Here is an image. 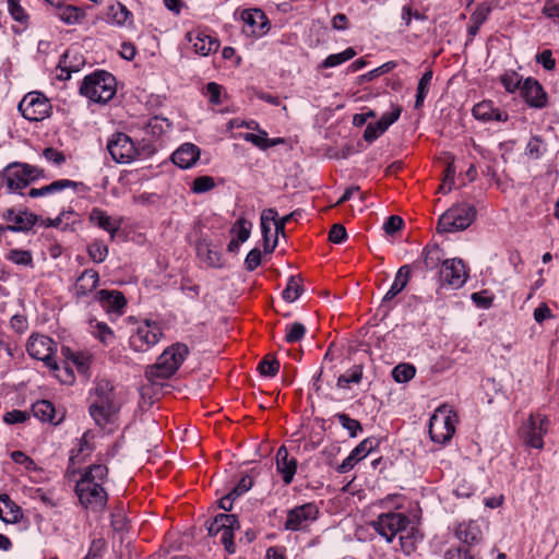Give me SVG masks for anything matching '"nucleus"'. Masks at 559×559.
Instances as JSON below:
<instances>
[{
	"mask_svg": "<svg viewBox=\"0 0 559 559\" xmlns=\"http://www.w3.org/2000/svg\"><path fill=\"white\" fill-rule=\"evenodd\" d=\"M378 447V440L374 438H367L362 440L356 448L352 450V454L357 457V461L362 460Z\"/></svg>",
	"mask_w": 559,
	"mask_h": 559,
	"instance_id": "obj_47",
	"label": "nucleus"
},
{
	"mask_svg": "<svg viewBox=\"0 0 559 559\" xmlns=\"http://www.w3.org/2000/svg\"><path fill=\"white\" fill-rule=\"evenodd\" d=\"M7 259L16 265L32 266L33 258L29 251L12 249L8 252Z\"/></svg>",
	"mask_w": 559,
	"mask_h": 559,
	"instance_id": "obj_45",
	"label": "nucleus"
},
{
	"mask_svg": "<svg viewBox=\"0 0 559 559\" xmlns=\"http://www.w3.org/2000/svg\"><path fill=\"white\" fill-rule=\"evenodd\" d=\"M19 110L25 119L40 121L49 116L51 105L41 93L32 92L26 94L20 102Z\"/></svg>",
	"mask_w": 559,
	"mask_h": 559,
	"instance_id": "obj_11",
	"label": "nucleus"
},
{
	"mask_svg": "<svg viewBox=\"0 0 559 559\" xmlns=\"http://www.w3.org/2000/svg\"><path fill=\"white\" fill-rule=\"evenodd\" d=\"M115 76L104 70L86 75L80 86V94L91 102L106 104L117 92Z\"/></svg>",
	"mask_w": 559,
	"mask_h": 559,
	"instance_id": "obj_3",
	"label": "nucleus"
},
{
	"mask_svg": "<svg viewBox=\"0 0 559 559\" xmlns=\"http://www.w3.org/2000/svg\"><path fill=\"white\" fill-rule=\"evenodd\" d=\"M444 559H477L476 555L469 548L464 546L450 547L445 554Z\"/></svg>",
	"mask_w": 559,
	"mask_h": 559,
	"instance_id": "obj_59",
	"label": "nucleus"
},
{
	"mask_svg": "<svg viewBox=\"0 0 559 559\" xmlns=\"http://www.w3.org/2000/svg\"><path fill=\"white\" fill-rule=\"evenodd\" d=\"M21 518L20 508L9 498L8 495L0 496V520L5 523H15Z\"/></svg>",
	"mask_w": 559,
	"mask_h": 559,
	"instance_id": "obj_32",
	"label": "nucleus"
},
{
	"mask_svg": "<svg viewBox=\"0 0 559 559\" xmlns=\"http://www.w3.org/2000/svg\"><path fill=\"white\" fill-rule=\"evenodd\" d=\"M306 334V328L300 322H294L286 325L285 341L287 343H296L302 340Z\"/></svg>",
	"mask_w": 559,
	"mask_h": 559,
	"instance_id": "obj_54",
	"label": "nucleus"
},
{
	"mask_svg": "<svg viewBox=\"0 0 559 559\" xmlns=\"http://www.w3.org/2000/svg\"><path fill=\"white\" fill-rule=\"evenodd\" d=\"M401 112L402 108L400 106H392V110L383 114L378 123L386 131L400 118Z\"/></svg>",
	"mask_w": 559,
	"mask_h": 559,
	"instance_id": "obj_61",
	"label": "nucleus"
},
{
	"mask_svg": "<svg viewBox=\"0 0 559 559\" xmlns=\"http://www.w3.org/2000/svg\"><path fill=\"white\" fill-rule=\"evenodd\" d=\"M455 535L462 543L473 546L481 540L483 532L477 521H468L457 525Z\"/></svg>",
	"mask_w": 559,
	"mask_h": 559,
	"instance_id": "obj_25",
	"label": "nucleus"
},
{
	"mask_svg": "<svg viewBox=\"0 0 559 559\" xmlns=\"http://www.w3.org/2000/svg\"><path fill=\"white\" fill-rule=\"evenodd\" d=\"M258 370L262 376L274 377L280 370V361L266 357L259 362Z\"/></svg>",
	"mask_w": 559,
	"mask_h": 559,
	"instance_id": "obj_58",
	"label": "nucleus"
},
{
	"mask_svg": "<svg viewBox=\"0 0 559 559\" xmlns=\"http://www.w3.org/2000/svg\"><path fill=\"white\" fill-rule=\"evenodd\" d=\"M215 187L214 178L211 176H200L197 177L193 182L191 190L194 193H205L210 190H212Z\"/></svg>",
	"mask_w": 559,
	"mask_h": 559,
	"instance_id": "obj_55",
	"label": "nucleus"
},
{
	"mask_svg": "<svg viewBox=\"0 0 559 559\" xmlns=\"http://www.w3.org/2000/svg\"><path fill=\"white\" fill-rule=\"evenodd\" d=\"M200 153V148L195 144L183 143L173 153L171 160L176 166L188 169L199 160Z\"/></svg>",
	"mask_w": 559,
	"mask_h": 559,
	"instance_id": "obj_21",
	"label": "nucleus"
},
{
	"mask_svg": "<svg viewBox=\"0 0 559 559\" xmlns=\"http://www.w3.org/2000/svg\"><path fill=\"white\" fill-rule=\"evenodd\" d=\"M99 283V275L95 270L88 269L76 278L73 287L75 297H84L91 294Z\"/></svg>",
	"mask_w": 559,
	"mask_h": 559,
	"instance_id": "obj_26",
	"label": "nucleus"
},
{
	"mask_svg": "<svg viewBox=\"0 0 559 559\" xmlns=\"http://www.w3.org/2000/svg\"><path fill=\"white\" fill-rule=\"evenodd\" d=\"M32 412L36 418L41 421H47L58 425L63 419V414H58L53 404L47 400H40L33 404Z\"/></svg>",
	"mask_w": 559,
	"mask_h": 559,
	"instance_id": "obj_28",
	"label": "nucleus"
},
{
	"mask_svg": "<svg viewBox=\"0 0 559 559\" xmlns=\"http://www.w3.org/2000/svg\"><path fill=\"white\" fill-rule=\"evenodd\" d=\"M107 475V466L95 464L92 465L76 483L75 492L84 508L95 512L104 510L108 496L102 483Z\"/></svg>",
	"mask_w": 559,
	"mask_h": 559,
	"instance_id": "obj_1",
	"label": "nucleus"
},
{
	"mask_svg": "<svg viewBox=\"0 0 559 559\" xmlns=\"http://www.w3.org/2000/svg\"><path fill=\"white\" fill-rule=\"evenodd\" d=\"M117 411L114 397L94 399L90 405V414L98 426L107 424Z\"/></svg>",
	"mask_w": 559,
	"mask_h": 559,
	"instance_id": "obj_17",
	"label": "nucleus"
},
{
	"mask_svg": "<svg viewBox=\"0 0 559 559\" xmlns=\"http://www.w3.org/2000/svg\"><path fill=\"white\" fill-rule=\"evenodd\" d=\"M520 94L531 107L543 108L547 103L542 85L532 78H527L522 83Z\"/></svg>",
	"mask_w": 559,
	"mask_h": 559,
	"instance_id": "obj_20",
	"label": "nucleus"
},
{
	"mask_svg": "<svg viewBox=\"0 0 559 559\" xmlns=\"http://www.w3.org/2000/svg\"><path fill=\"white\" fill-rule=\"evenodd\" d=\"M456 414L448 406L436 409L430 418L429 435L433 442L444 444L455 432Z\"/></svg>",
	"mask_w": 559,
	"mask_h": 559,
	"instance_id": "obj_5",
	"label": "nucleus"
},
{
	"mask_svg": "<svg viewBox=\"0 0 559 559\" xmlns=\"http://www.w3.org/2000/svg\"><path fill=\"white\" fill-rule=\"evenodd\" d=\"M409 523V519L403 513L386 512L379 514L371 522V526L386 543H392L397 534L406 532Z\"/></svg>",
	"mask_w": 559,
	"mask_h": 559,
	"instance_id": "obj_7",
	"label": "nucleus"
},
{
	"mask_svg": "<svg viewBox=\"0 0 559 559\" xmlns=\"http://www.w3.org/2000/svg\"><path fill=\"white\" fill-rule=\"evenodd\" d=\"M66 189H72L74 192L87 190L86 186L83 182H78L70 179H59L41 188H32L27 194L31 198H40L52 193L61 192Z\"/></svg>",
	"mask_w": 559,
	"mask_h": 559,
	"instance_id": "obj_18",
	"label": "nucleus"
},
{
	"mask_svg": "<svg viewBox=\"0 0 559 559\" xmlns=\"http://www.w3.org/2000/svg\"><path fill=\"white\" fill-rule=\"evenodd\" d=\"M432 80V71L428 70L420 78L417 86L415 108H420L424 105V100L429 92V86Z\"/></svg>",
	"mask_w": 559,
	"mask_h": 559,
	"instance_id": "obj_41",
	"label": "nucleus"
},
{
	"mask_svg": "<svg viewBox=\"0 0 559 559\" xmlns=\"http://www.w3.org/2000/svg\"><path fill=\"white\" fill-rule=\"evenodd\" d=\"M58 16L67 24H74L84 17V12L78 7L60 4Z\"/></svg>",
	"mask_w": 559,
	"mask_h": 559,
	"instance_id": "obj_40",
	"label": "nucleus"
},
{
	"mask_svg": "<svg viewBox=\"0 0 559 559\" xmlns=\"http://www.w3.org/2000/svg\"><path fill=\"white\" fill-rule=\"evenodd\" d=\"M547 419L540 414L531 415L527 424L523 428V437L525 442L535 449L544 447L543 437L547 431Z\"/></svg>",
	"mask_w": 559,
	"mask_h": 559,
	"instance_id": "obj_16",
	"label": "nucleus"
},
{
	"mask_svg": "<svg viewBox=\"0 0 559 559\" xmlns=\"http://www.w3.org/2000/svg\"><path fill=\"white\" fill-rule=\"evenodd\" d=\"M87 252L95 263H102L108 255V248L102 241L95 240L88 246Z\"/></svg>",
	"mask_w": 559,
	"mask_h": 559,
	"instance_id": "obj_50",
	"label": "nucleus"
},
{
	"mask_svg": "<svg viewBox=\"0 0 559 559\" xmlns=\"http://www.w3.org/2000/svg\"><path fill=\"white\" fill-rule=\"evenodd\" d=\"M488 8H478L476 11L471 15V24L468 25L467 33L471 36V38L475 37L478 33L480 26L485 23V21L488 17L489 14Z\"/></svg>",
	"mask_w": 559,
	"mask_h": 559,
	"instance_id": "obj_39",
	"label": "nucleus"
},
{
	"mask_svg": "<svg viewBox=\"0 0 559 559\" xmlns=\"http://www.w3.org/2000/svg\"><path fill=\"white\" fill-rule=\"evenodd\" d=\"M96 299L108 313H121L127 305L123 294L119 290L102 289L96 294Z\"/></svg>",
	"mask_w": 559,
	"mask_h": 559,
	"instance_id": "obj_23",
	"label": "nucleus"
},
{
	"mask_svg": "<svg viewBox=\"0 0 559 559\" xmlns=\"http://www.w3.org/2000/svg\"><path fill=\"white\" fill-rule=\"evenodd\" d=\"M188 354L189 348L186 344L176 343L171 345L162 353L157 362L151 367L150 376L163 379L170 378L182 365Z\"/></svg>",
	"mask_w": 559,
	"mask_h": 559,
	"instance_id": "obj_4",
	"label": "nucleus"
},
{
	"mask_svg": "<svg viewBox=\"0 0 559 559\" xmlns=\"http://www.w3.org/2000/svg\"><path fill=\"white\" fill-rule=\"evenodd\" d=\"M243 139L247 142L252 143L253 145H255L257 147H259L261 150L269 148L271 146H274V145L283 142L282 139H269L267 138V133L265 131H262V130H260L258 134H255V133H246L243 135Z\"/></svg>",
	"mask_w": 559,
	"mask_h": 559,
	"instance_id": "obj_37",
	"label": "nucleus"
},
{
	"mask_svg": "<svg viewBox=\"0 0 559 559\" xmlns=\"http://www.w3.org/2000/svg\"><path fill=\"white\" fill-rule=\"evenodd\" d=\"M335 418L338 420L340 425L348 431L350 438H355L358 432L362 431L360 423L350 418L347 414L337 413Z\"/></svg>",
	"mask_w": 559,
	"mask_h": 559,
	"instance_id": "obj_44",
	"label": "nucleus"
},
{
	"mask_svg": "<svg viewBox=\"0 0 559 559\" xmlns=\"http://www.w3.org/2000/svg\"><path fill=\"white\" fill-rule=\"evenodd\" d=\"M163 337V329L156 321L145 320L138 324L130 336V346L133 350L144 353L156 345Z\"/></svg>",
	"mask_w": 559,
	"mask_h": 559,
	"instance_id": "obj_8",
	"label": "nucleus"
},
{
	"mask_svg": "<svg viewBox=\"0 0 559 559\" xmlns=\"http://www.w3.org/2000/svg\"><path fill=\"white\" fill-rule=\"evenodd\" d=\"M107 151L111 158L119 164H130L142 155L132 139L121 132L114 133L108 139Z\"/></svg>",
	"mask_w": 559,
	"mask_h": 559,
	"instance_id": "obj_9",
	"label": "nucleus"
},
{
	"mask_svg": "<svg viewBox=\"0 0 559 559\" xmlns=\"http://www.w3.org/2000/svg\"><path fill=\"white\" fill-rule=\"evenodd\" d=\"M68 359L72 361L79 372L82 374L87 372L91 362V356L88 354L82 352L71 353Z\"/></svg>",
	"mask_w": 559,
	"mask_h": 559,
	"instance_id": "obj_56",
	"label": "nucleus"
},
{
	"mask_svg": "<svg viewBox=\"0 0 559 559\" xmlns=\"http://www.w3.org/2000/svg\"><path fill=\"white\" fill-rule=\"evenodd\" d=\"M356 56V50L352 47L346 48L344 51L338 53H332L328 56L323 62L322 68H334L337 67Z\"/></svg>",
	"mask_w": 559,
	"mask_h": 559,
	"instance_id": "obj_38",
	"label": "nucleus"
},
{
	"mask_svg": "<svg viewBox=\"0 0 559 559\" xmlns=\"http://www.w3.org/2000/svg\"><path fill=\"white\" fill-rule=\"evenodd\" d=\"M476 210L469 204H459L449 209L438 222L441 233H455L466 229L475 219Z\"/></svg>",
	"mask_w": 559,
	"mask_h": 559,
	"instance_id": "obj_6",
	"label": "nucleus"
},
{
	"mask_svg": "<svg viewBox=\"0 0 559 559\" xmlns=\"http://www.w3.org/2000/svg\"><path fill=\"white\" fill-rule=\"evenodd\" d=\"M92 451V448L86 440V436L84 435L82 438L78 439V444L75 448L71 450L70 461L75 464L82 461L81 455H87Z\"/></svg>",
	"mask_w": 559,
	"mask_h": 559,
	"instance_id": "obj_53",
	"label": "nucleus"
},
{
	"mask_svg": "<svg viewBox=\"0 0 559 559\" xmlns=\"http://www.w3.org/2000/svg\"><path fill=\"white\" fill-rule=\"evenodd\" d=\"M72 57V51H67L63 55V59L60 62V78L64 80H69L72 72H78L80 70V66L83 64V61L80 59L78 63L72 64L70 59Z\"/></svg>",
	"mask_w": 559,
	"mask_h": 559,
	"instance_id": "obj_51",
	"label": "nucleus"
},
{
	"mask_svg": "<svg viewBox=\"0 0 559 559\" xmlns=\"http://www.w3.org/2000/svg\"><path fill=\"white\" fill-rule=\"evenodd\" d=\"M252 224L243 217H240L236 221V223L231 227V234L235 235L234 238L239 241H247L251 234Z\"/></svg>",
	"mask_w": 559,
	"mask_h": 559,
	"instance_id": "obj_43",
	"label": "nucleus"
},
{
	"mask_svg": "<svg viewBox=\"0 0 559 559\" xmlns=\"http://www.w3.org/2000/svg\"><path fill=\"white\" fill-rule=\"evenodd\" d=\"M90 331L104 345H109L115 340V334H114L112 330L104 322L91 320L90 321Z\"/></svg>",
	"mask_w": 559,
	"mask_h": 559,
	"instance_id": "obj_34",
	"label": "nucleus"
},
{
	"mask_svg": "<svg viewBox=\"0 0 559 559\" xmlns=\"http://www.w3.org/2000/svg\"><path fill=\"white\" fill-rule=\"evenodd\" d=\"M424 254H425L424 263L428 270H433L440 264L441 259H442V253H441V249L438 246H433L431 248H426L424 250Z\"/></svg>",
	"mask_w": 559,
	"mask_h": 559,
	"instance_id": "obj_52",
	"label": "nucleus"
},
{
	"mask_svg": "<svg viewBox=\"0 0 559 559\" xmlns=\"http://www.w3.org/2000/svg\"><path fill=\"white\" fill-rule=\"evenodd\" d=\"M237 525V516L235 514L221 513L207 522V532L211 536H218L225 526Z\"/></svg>",
	"mask_w": 559,
	"mask_h": 559,
	"instance_id": "obj_33",
	"label": "nucleus"
},
{
	"mask_svg": "<svg viewBox=\"0 0 559 559\" xmlns=\"http://www.w3.org/2000/svg\"><path fill=\"white\" fill-rule=\"evenodd\" d=\"M44 157L47 162L60 166L66 162V156L62 152L53 148V147H47L43 152Z\"/></svg>",
	"mask_w": 559,
	"mask_h": 559,
	"instance_id": "obj_64",
	"label": "nucleus"
},
{
	"mask_svg": "<svg viewBox=\"0 0 559 559\" xmlns=\"http://www.w3.org/2000/svg\"><path fill=\"white\" fill-rule=\"evenodd\" d=\"M114 397V386L108 380H99L94 389V399Z\"/></svg>",
	"mask_w": 559,
	"mask_h": 559,
	"instance_id": "obj_62",
	"label": "nucleus"
},
{
	"mask_svg": "<svg viewBox=\"0 0 559 559\" xmlns=\"http://www.w3.org/2000/svg\"><path fill=\"white\" fill-rule=\"evenodd\" d=\"M423 538L419 531L415 527H412L409 532L406 534L401 533L400 534V546L401 550L406 554L411 555L416 550V545L418 542H420Z\"/></svg>",
	"mask_w": 559,
	"mask_h": 559,
	"instance_id": "obj_35",
	"label": "nucleus"
},
{
	"mask_svg": "<svg viewBox=\"0 0 559 559\" xmlns=\"http://www.w3.org/2000/svg\"><path fill=\"white\" fill-rule=\"evenodd\" d=\"M473 116L477 120H481L484 122L488 121H507L508 114L501 111L499 108L493 106V103L490 100H484L476 104L473 107Z\"/></svg>",
	"mask_w": 559,
	"mask_h": 559,
	"instance_id": "obj_24",
	"label": "nucleus"
},
{
	"mask_svg": "<svg viewBox=\"0 0 559 559\" xmlns=\"http://www.w3.org/2000/svg\"><path fill=\"white\" fill-rule=\"evenodd\" d=\"M56 344L45 335H32L27 342V353L35 359L41 360L53 370L59 367L55 359Z\"/></svg>",
	"mask_w": 559,
	"mask_h": 559,
	"instance_id": "obj_12",
	"label": "nucleus"
},
{
	"mask_svg": "<svg viewBox=\"0 0 559 559\" xmlns=\"http://www.w3.org/2000/svg\"><path fill=\"white\" fill-rule=\"evenodd\" d=\"M186 38L192 45L193 51L202 57H207L219 48L218 39L203 28L188 32Z\"/></svg>",
	"mask_w": 559,
	"mask_h": 559,
	"instance_id": "obj_14",
	"label": "nucleus"
},
{
	"mask_svg": "<svg viewBox=\"0 0 559 559\" xmlns=\"http://www.w3.org/2000/svg\"><path fill=\"white\" fill-rule=\"evenodd\" d=\"M195 249L198 258L207 266H223L224 262L222 254L206 239H200L197 242Z\"/></svg>",
	"mask_w": 559,
	"mask_h": 559,
	"instance_id": "obj_27",
	"label": "nucleus"
},
{
	"mask_svg": "<svg viewBox=\"0 0 559 559\" xmlns=\"http://www.w3.org/2000/svg\"><path fill=\"white\" fill-rule=\"evenodd\" d=\"M3 218L10 224L7 225L11 231H28L37 222V215L28 211L8 210Z\"/></svg>",
	"mask_w": 559,
	"mask_h": 559,
	"instance_id": "obj_19",
	"label": "nucleus"
},
{
	"mask_svg": "<svg viewBox=\"0 0 559 559\" xmlns=\"http://www.w3.org/2000/svg\"><path fill=\"white\" fill-rule=\"evenodd\" d=\"M319 513L314 502L296 506L287 511L284 528L290 532L305 531L317 521Z\"/></svg>",
	"mask_w": 559,
	"mask_h": 559,
	"instance_id": "obj_10",
	"label": "nucleus"
},
{
	"mask_svg": "<svg viewBox=\"0 0 559 559\" xmlns=\"http://www.w3.org/2000/svg\"><path fill=\"white\" fill-rule=\"evenodd\" d=\"M238 528L239 522L237 521V525L225 526L218 535L221 543L224 545L228 554H234L236 551L234 543V531Z\"/></svg>",
	"mask_w": 559,
	"mask_h": 559,
	"instance_id": "obj_49",
	"label": "nucleus"
},
{
	"mask_svg": "<svg viewBox=\"0 0 559 559\" xmlns=\"http://www.w3.org/2000/svg\"><path fill=\"white\" fill-rule=\"evenodd\" d=\"M276 471L282 476L285 485L294 480L297 471V460L289 457L286 447L282 445L276 452Z\"/></svg>",
	"mask_w": 559,
	"mask_h": 559,
	"instance_id": "obj_22",
	"label": "nucleus"
},
{
	"mask_svg": "<svg viewBox=\"0 0 559 559\" xmlns=\"http://www.w3.org/2000/svg\"><path fill=\"white\" fill-rule=\"evenodd\" d=\"M243 22V33L253 37H261L269 31V20L260 9H247L240 15Z\"/></svg>",
	"mask_w": 559,
	"mask_h": 559,
	"instance_id": "obj_15",
	"label": "nucleus"
},
{
	"mask_svg": "<svg viewBox=\"0 0 559 559\" xmlns=\"http://www.w3.org/2000/svg\"><path fill=\"white\" fill-rule=\"evenodd\" d=\"M90 221L99 228L108 231L111 239L120 227V224L114 221L107 213L98 207H94L90 213Z\"/></svg>",
	"mask_w": 559,
	"mask_h": 559,
	"instance_id": "obj_30",
	"label": "nucleus"
},
{
	"mask_svg": "<svg viewBox=\"0 0 559 559\" xmlns=\"http://www.w3.org/2000/svg\"><path fill=\"white\" fill-rule=\"evenodd\" d=\"M362 379V367L356 365L337 378L338 389H348L350 384H358Z\"/></svg>",
	"mask_w": 559,
	"mask_h": 559,
	"instance_id": "obj_36",
	"label": "nucleus"
},
{
	"mask_svg": "<svg viewBox=\"0 0 559 559\" xmlns=\"http://www.w3.org/2000/svg\"><path fill=\"white\" fill-rule=\"evenodd\" d=\"M500 82L509 93H514L516 90L521 91V76L515 71L504 72L500 76Z\"/></svg>",
	"mask_w": 559,
	"mask_h": 559,
	"instance_id": "obj_48",
	"label": "nucleus"
},
{
	"mask_svg": "<svg viewBox=\"0 0 559 559\" xmlns=\"http://www.w3.org/2000/svg\"><path fill=\"white\" fill-rule=\"evenodd\" d=\"M411 277V266L405 264L401 266L394 277V281L383 297V302H388L392 300L395 296H397L407 285L408 280Z\"/></svg>",
	"mask_w": 559,
	"mask_h": 559,
	"instance_id": "obj_29",
	"label": "nucleus"
},
{
	"mask_svg": "<svg viewBox=\"0 0 559 559\" xmlns=\"http://www.w3.org/2000/svg\"><path fill=\"white\" fill-rule=\"evenodd\" d=\"M44 177V169L26 163L14 162L1 171L0 185L5 187L10 193L22 194L23 189L36 179Z\"/></svg>",
	"mask_w": 559,
	"mask_h": 559,
	"instance_id": "obj_2",
	"label": "nucleus"
},
{
	"mask_svg": "<svg viewBox=\"0 0 559 559\" xmlns=\"http://www.w3.org/2000/svg\"><path fill=\"white\" fill-rule=\"evenodd\" d=\"M467 271L461 259H447L440 270L441 286L453 289L461 288L467 280Z\"/></svg>",
	"mask_w": 559,
	"mask_h": 559,
	"instance_id": "obj_13",
	"label": "nucleus"
},
{
	"mask_svg": "<svg viewBox=\"0 0 559 559\" xmlns=\"http://www.w3.org/2000/svg\"><path fill=\"white\" fill-rule=\"evenodd\" d=\"M62 217L63 225L61 226V230H74L75 225L80 222L79 214L73 211H63L60 213Z\"/></svg>",
	"mask_w": 559,
	"mask_h": 559,
	"instance_id": "obj_63",
	"label": "nucleus"
},
{
	"mask_svg": "<svg viewBox=\"0 0 559 559\" xmlns=\"http://www.w3.org/2000/svg\"><path fill=\"white\" fill-rule=\"evenodd\" d=\"M107 21L116 26H126L132 23V13L126 5L116 2L108 8Z\"/></svg>",
	"mask_w": 559,
	"mask_h": 559,
	"instance_id": "obj_31",
	"label": "nucleus"
},
{
	"mask_svg": "<svg viewBox=\"0 0 559 559\" xmlns=\"http://www.w3.org/2000/svg\"><path fill=\"white\" fill-rule=\"evenodd\" d=\"M545 152L546 145L538 136H534L528 141L526 145V154L530 157L537 159L543 156Z\"/></svg>",
	"mask_w": 559,
	"mask_h": 559,
	"instance_id": "obj_60",
	"label": "nucleus"
},
{
	"mask_svg": "<svg viewBox=\"0 0 559 559\" xmlns=\"http://www.w3.org/2000/svg\"><path fill=\"white\" fill-rule=\"evenodd\" d=\"M416 369L409 364H399L392 370V377L397 383H405L415 377Z\"/></svg>",
	"mask_w": 559,
	"mask_h": 559,
	"instance_id": "obj_42",
	"label": "nucleus"
},
{
	"mask_svg": "<svg viewBox=\"0 0 559 559\" xmlns=\"http://www.w3.org/2000/svg\"><path fill=\"white\" fill-rule=\"evenodd\" d=\"M7 2L8 10L12 19L22 24H26L28 21V14L20 4V0H7Z\"/></svg>",
	"mask_w": 559,
	"mask_h": 559,
	"instance_id": "obj_57",
	"label": "nucleus"
},
{
	"mask_svg": "<svg viewBox=\"0 0 559 559\" xmlns=\"http://www.w3.org/2000/svg\"><path fill=\"white\" fill-rule=\"evenodd\" d=\"M301 290L302 288L299 281L296 277L290 276L282 296L285 301L294 302L300 296Z\"/></svg>",
	"mask_w": 559,
	"mask_h": 559,
	"instance_id": "obj_46",
	"label": "nucleus"
}]
</instances>
